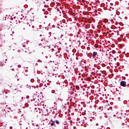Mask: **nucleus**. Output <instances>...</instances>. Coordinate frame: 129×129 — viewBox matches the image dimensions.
<instances>
[{"mask_svg":"<svg viewBox=\"0 0 129 129\" xmlns=\"http://www.w3.org/2000/svg\"><path fill=\"white\" fill-rule=\"evenodd\" d=\"M96 55H97V52L94 51V52H93V58H95Z\"/></svg>","mask_w":129,"mask_h":129,"instance_id":"obj_3","label":"nucleus"},{"mask_svg":"<svg viewBox=\"0 0 129 129\" xmlns=\"http://www.w3.org/2000/svg\"><path fill=\"white\" fill-rule=\"evenodd\" d=\"M20 19H21V20H25V18H24V17H23V18L21 17Z\"/></svg>","mask_w":129,"mask_h":129,"instance_id":"obj_9","label":"nucleus"},{"mask_svg":"<svg viewBox=\"0 0 129 129\" xmlns=\"http://www.w3.org/2000/svg\"><path fill=\"white\" fill-rule=\"evenodd\" d=\"M10 128H13V127H12V126H10Z\"/></svg>","mask_w":129,"mask_h":129,"instance_id":"obj_20","label":"nucleus"},{"mask_svg":"<svg viewBox=\"0 0 129 129\" xmlns=\"http://www.w3.org/2000/svg\"><path fill=\"white\" fill-rule=\"evenodd\" d=\"M51 122H55L54 121H53V119L50 120Z\"/></svg>","mask_w":129,"mask_h":129,"instance_id":"obj_11","label":"nucleus"},{"mask_svg":"<svg viewBox=\"0 0 129 129\" xmlns=\"http://www.w3.org/2000/svg\"><path fill=\"white\" fill-rule=\"evenodd\" d=\"M18 68H21V66L20 65H18Z\"/></svg>","mask_w":129,"mask_h":129,"instance_id":"obj_14","label":"nucleus"},{"mask_svg":"<svg viewBox=\"0 0 129 129\" xmlns=\"http://www.w3.org/2000/svg\"><path fill=\"white\" fill-rule=\"evenodd\" d=\"M23 30H25V27H23Z\"/></svg>","mask_w":129,"mask_h":129,"instance_id":"obj_19","label":"nucleus"},{"mask_svg":"<svg viewBox=\"0 0 129 129\" xmlns=\"http://www.w3.org/2000/svg\"><path fill=\"white\" fill-rule=\"evenodd\" d=\"M34 101H35V102H37V100H36L35 99H33Z\"/></svg>","mask_w":129,"mask_h":129,"instance_id":"obj_13","label":"nucleus"},{"mask_svg":"<svg viewBox=\"0 0 129 129\" xmlns=\"http://www.w3.org/2000/svg\"><path fill=\"white\" fill-rule=\"evenodd\" d=\"M76 88H77V89H79V86H77Z\"/></svg>","mask_w":129,"mask_h":129,"instance_id":"obj_12","label":"nucleus"},{"mask_svg":"<svg viewBox=\"0 0 129 129\" xmlns=\"http://www.w3.org/2000/svg\"><path fill=\"white\" fill-rule=\"evenodd\" d=\"M51 92H52V93H55V91L52 90V91H51Z\"/></svg>","mask_w":129,"mask_h":129,"instance_id":"obj_10","label":"nucleus"},{"mask_svg":"<svg viewBox=\"0 0 129 129\" xmlns=\"http://www.w3.org/2000/svg\"><path fill=\"white\" fill-rule=\"evenodd\" d=\"M51 35H52V33L51 32H49L48 37H51Z\"/></svg>","mask_w":129,"mask_h":129,"instance_id":"obj_5","label":"nucleus"},{"mask_svg":"<svg viewBox=\"0 0 129 129\" xmlns=\"http://www.w3.org/2000/svg\"><path fill=\"white\" fill-rule=\"evenodd\" d=\"M38 62H40L41 63L42 60H41L40 59H38Z\"/></svg>","mask_w":129,"mask_h":129,"instance_id":"obj_8","label":"nucleus"},{"mask_svg":"<svg viewBox=\"0 0 129 129\" xmlns=\"http://www.w3.org/2000/svg\"><path fill=\"white\" fill-rule=\"evenodd\" d=\"M32 28H34V26H32Z\"/></svg>","mask_w":129,"mask_h":129,"instance_id":"obj_22","label":"nucleus"},{"mask_svg":"<svg viewBox=\"0 0 129 129\" xmlns=\"http://www.w3.org/2000/svg\"><path fill=\"white\" fill-rule=\"evenodd\" d=\"M116 65L117 66H119V62H117Z\"/></svg>","mask_w":129,"mask_h":129,"instance_id":"obj_7","label":"nucleus"},{"mask_svg":"<svg viewBox=\"0 0 129 129\" xmlns=\"http://www.w3.org/2000/svg\"><path fill=\"white\" fill-rule=\"evenodd\" d=\"M54 123H55V122H51V123H50V125H51V126H53V125H55V124H54Z\"/></svg>","mask_w":129,"mask_h":129,"instance_id":"obj_4","label":"nucleus"},{"mask_svg":"<svg viewBox=\"0 0 129 129\" xmlns=\"http://www.w3.org/2000/svg\"><path fill=\"white\" fill-rule=\"evenodd\" d=\"M31 22H33V21H34V20H30Z\"/></svg>","mask_w":129,"mask_h":129,"instance_id":"obj_18","label":"nucleus"},{"mask_svg":"<svg viewBox=\"0 0 129 129\" xmlns=\"http://www.w3.org/2000/svg\"><path fill=\"white\" fill-rule=\"evenodd\" d=\"M30 98V97L29 96H27V99H29Z\"/></svg>","mask_w":129,"mask_h":129,"instance_id":"obj_15","label":"nucleus"},{"mask_svg":"<svg viewBox=\"0 0 129 129\" xmlns=\"http://www.w3.org/2000/svg\"><path fill=\"white\" fill-rule=\"evenodd\" d=\"M40 37H42V35H40Z\"/></svg>","mask_w":129,"mask_h":129,"instance_id":"obj_21","label":"nucleus"},{"mask_svg":"<svg viewBox=\"0 0 129 129\" xmlns=\"http://www.w3.org/2000/svg\"><path fill=\"white\" fill-rule=\"evenodd\" d=\"M120 85L121 86H123V87H125L126 86V83L124 81H121Z\"/></svg>","mask_w":129,"mask_h":129,"instance_id":"obj_2","label":"nucleus"},{"mask_svg":"<svg viewBox=\"0 0 129 129\" xmlns=\"http://www.w3.org/2000/svg\"><path fill=\"white\" fill-rule=\"evenodd\" d=\"M96 125L97 126H98V123H96Z\"/></svg>","mask_w":129,"mask_h":129,"instance_id":"obj_16","label":"nucleus"},{"mask_svg":"<svg viewBox=\"0 0 129 129\" xmlns=\"http://www.w3.org/2000/svg\"><path fill=\"white\" fill-rule=\"evenodd\" d=\"M13 71H15V69H12Z\"/></svg>","mask_w":129,"mask_h":129,"instance_id":"obj_17","label":"nucleus"},{"mask_svg":"<svg viewBox=\"0 0 129 129\" xmlns=\"http://www.w3.org/2000/svg\"><path fill=\"white\" fill-rule=\"evenodd\" d=\"M55 122H56V123H57V124H59V123H60L59 122V121H58V120H55Z\"/></svg>","mask_w":129,"mask_h":129,"instance_id":"obj_6","label":"nucleus"},{"mask_svg":"<svg viewBox=\"0 0 129 129\" xmlns=\"http://www.w3.org/2000/svg\"><path fill=\"white\" fill-rule=\"evenodd\" d=\"M115 16H116V14L115 13H113V14H110L109 16V20L110 21H111V22L112 23V22H113V20H115V19L114 18H115Z\"/></svg>","mask_w":129,"mask_h":129,"instance_id":"obj_1","label":"nucleus"}]
</instances>
